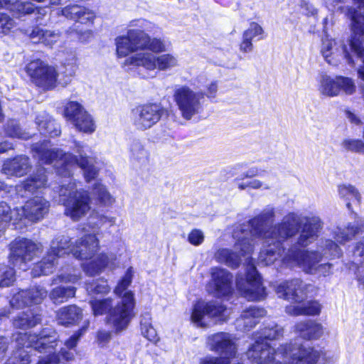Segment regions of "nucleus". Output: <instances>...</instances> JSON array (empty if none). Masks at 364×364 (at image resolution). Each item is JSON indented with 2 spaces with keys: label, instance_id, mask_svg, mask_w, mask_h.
Wrapping results in <instances>:
<instances>
[{
  "label": "nucleus",
  "instance_id": "nucleus-1",
  "mask_svg": "<svg viewBox=\"0 0 364 364\" xmlns=\"http://www.w3.org/2000/svg\"><path fill=\"white\" fill-rule=\"evenodd\" d=\"M274 218V209L268 208L251 220L247 225L237 228L233 232V237L237 240L235 249L240 248L242 255L250 253L252 250L250 237H259L263 240L259 262L264 265H269L282 257V242L294 236L301 224L303 227L298 244L303 247L310 244L318 236L322 228L321 219L314 215L302 217L296 213H289L280 223L269 227Z\"/></svg>",
  "mask_w": 364,
  "mask_h": 364
},
{
  "label": "nucleus",
  "instance_id": "nucleus-2",
  "mask_svg": "<svg viewBox=\"0 0 364 364\" xmlns=\"http://www.w3.org/2000/svg\"><path fill=\"white\" fill-rule=\"evenodd\" d=\"M34 156L45 164L54 163L57 173L63 176H70L71 167L77 165L83 171V175L87 182L94 179L98 169L95 166V158L88 155L90 149L80 142L75 143L74 151L76 155L65 153L58 149H50L48 142L36 144L33 146Z\"/></svg>",
  "mask_w": 364,
  "mask_h": 364
},
{
  "label": "nucleus",
  "instance_id": "nucleus-3",
  "mask_svg": "<svg viewBox=\"0 0 364 364\" xmlns=\"http://www.w3.org/2000/svg\"><path fill=\"white\" fill-rule=\"evenodd\" d=\"M321 355L309 343L296 341L280 345L277 349L258 343L247 352L248 359L256 364H316Z\"/></svg>",
  "mask_w": 364,
  "mask_h": 364
},
{
  "label": "nucleus",
  "instance_id": "nucleus-4",
  "mask_svg": "<svg viewBox=\"0 0 364 364\" xmlns=\"http://www.w3.org/2000/svg\"><path fill=\"white\" fill-rule=\"evenodd\" d=\"M90 305L95 316L107 315V323L116 332L127 328L134 316L135 299L131 291L124 292L117 301L111 297L93 299L90 301Z\"/></svg>",
  "mask_w": 364,
  "mask_h": 364
},
{
  "label": "nucleus",
  "instance_id": "nucleus-5",
  "mask_svg": "<svg viewBox=\"0 0 364 364\" xmlns=\"http://www.w3.org/2000/svg\"><path fill=\"white\" fill-rule=\"evenodd\" d=\"M308 287V285L299 279L283 282L277 286L276 293L279 297L298 303L297 305L287 306V314L292 316H315L320 314L321 306L317 301L299 304L306 296Z\"/></svg>",
  "mask_w": 364,
  "mask_h": 364
},
{
  "label": "nucleus",
  "instance_id": "nucleus-6",
  "mask_svg": "<svg viewBox=\"0 0 364 364\" xmlns=\"http://www.w3.org/2000/svg\"><path fill=\"white\" fill-rule=\"evenodd\" d=\"M316 252H304L296 246L289 250L282 261L289 266L298 265L307 273L326 277L331 273L332 264L330 263L318 264L321 256H316Z\"/></svg>",
  "mask_w": 364,
  "mask_h": 364
},
{
  "label": "nucleus",
  "instance_id": "nucleus-7",
  "mask_svg": "<svg viewBox=\"0 0 364 364\" xmlns=\"http://www.w3.org/2000/svg\"><path fill=\"white\" fill-rule=\"evenodd\" d=\"M65 206V214L74 221H78L85 217L90 210V198L87 192L75 189L74 185H63L59 190Z\"/></svg>",
  "mask_w": 364,
  "mask_h": 364
},
{
  "label": "nucleus",
  "instance_id": "nucleus-8",
  "mask_svg": "<svg viewBox=\"0 0 364 364\" xmlns=\"http://www.w3.org/2000/svg\"><path fill=\"white\" fill-rule=\"evenodd\" d=\"M16 343L26 348H33L41 353H48V355L39 360L37 364H58L60 362L58 354L55 353L57 346L56 338L53 336H41L35 333H18Z\"/></svg>",
  "mask_w": 364,
  "mask_h": 364
},
{
  "label": "nucleus",
  "instance_id": "nucleus-9",
  "mask_svg": "<svg viewBox=\"0 0 364 364\" xmlns=\"http://www.w3.org/2000/svg\"><path fill=\"white\" fill-rule=\"evenodd\" d=\"M173 100L181 117L190 120L202 109L203 92H196L187 85H179L173 91Z\"/></svg>",
  "mask_w": 364,
  "mask_h": 364
},
{
  "label": "nucleus",
  "instance_id": "nucleus-10",
  "mask_svg": "<svg viewBox=\"0 0 364 364\" xmlns=\"http://www.w3.org/2000/svg\"><path fill=\"white\" fill-rule=\"evenodd\" d=\"M124 64L141 66L147 70L158 69L164 71L178 66V60L171 53L155 55L149 52H141L127 58Z\"/></svg>",
  "mask_w": 364,
  "mask_h": 364
},
{
  "label": "nucleus",
  "instance_id": "nucleus-11",
  "mask_svg": "<svg viewBox=\"0 0 364 364\" xmlns=\"http://www.w3.org/2000/svg\"><path fill=\"white\" fill-rule=\"evenodd\" d=\"M333 2L344 0H328ZM356 8L348 9L347 15L351 18L352 38L350 41V50L358 57L364 55V48L361 45L360 38L364 36V0H353Z\"/></svg>",
  "mask_w": 364,
  "mask_h": 364
},
{
  "label": "nucleus",
  "instance_id": "nucleus-12",
  "mask_svg": "<svg viewBox=\"0 0 364 364\" xmlns=\"http://www.w3.org/2000/svg\"><path fill=\"white\" fill-rule=\"evenodd\" d=\"M228 317V309L216 301H199L193 306L191 321L200 327L208 326L207 320L213 318L215 321H224Z\"/></svg>",
  "mask_w": 364,
  "mask_h": 364
},
{
  "label": "nucleus",
  "instance_id": "nucleus-13",
  "mask_svg": "<svg viewBox=\"0 0 364 364\" xmlns=\"http://www.w3.org/2000/svg\"><path fill=\"white\" fill-rule=\"evenodd\" d=\"M245 278H237V287L241 294L249 301H259L266 297L265 288L253 264L247 266Z\"/></svg>",
  "mask_w": 364,
  "mask_h": 364
},
{
  "label": "nucleus",
  "instance_id": "nucleus-14",
  "mask_svg": "<svg viewBox=\"0 0 364 364\" xmlns=\"http://www.w3.org/2000/svg\"><path fill=\"white\" fill-rule=\"evenodd\" d=\"M164 112V108L156 103L140 105L132 109L131 120L137 129L146 130L161 119Z\"/></svg>",
  "mask_w": 364,
  "mask_h": 364
},
{
  "label": "nucleus",
  "instance_id": "nucleus-15",
  "mask_svg": "<svg viewBox=\"0 0 364 364\" xmlns=\"http://www.w3.org/2000/svg\"><path fill=\"white\" fill-rule=\"evenodd\" d=\"M26 70L32 81L38 87L48 90L55 86L58 77L55 68L42 60L31 61L27 65Z\"/></svg>",
  "mask_w": 364,
  "mask_h": 364
},
{
  "label": "nucleus",
  "instance_id": "nucleus-16",
  "mask_svg": "<svg viewBox=\"0 0 364 364\" xmlns=\"http://www.w3.org/2000/svg\"><path fill=\"white\" fill-rule=\"evenodd\" d=\"M64 116L79 132L91 134L95 130L92 117L77 102L71 101L65 105Z\"/></svg>",
  "mask_w": 364,
  "mask_h": 364
},
{
  "label": "nucleus",
  "instance_id": "nucleus-17",
  "mask_svg": "<svg viewBox=\"0 0 364 364\" xmlns=\"http://www.w3.org/2000/svg\"><path fill=\"white\" fill-rule=\"evenodd\" d=\"M40 245L33 241L25 239H16L11 245L10 259L15 266H19L21 268L27 262L37 255L40 250Z\"/></svg>",
  "mask_w": 364,
  "mask_h": 364
},
{
  "label": "nucleus",
  "instance_id": "nucleus-18",
  "mask_svg": "<svg viewBox=\"0 0 364 364\" xmlns=\"http://www.w3.org/2000/svg\"><path fill=\"white\" fill-rule=\"evenodd\" d=\"M321 53L324 60L330 65L336 66L343 60H346L349 65H354L346 46L340 41L328 37L323 38L321 46Z\"/></svg>",
  "mask_w": 364,
  "mask_h": 364
},
{
  "label": "nucleus",
  "instance_id": "nucleus-19",
  "mask_svg": "<svg viewBox=\"0 0 364 364\" xmlns=\"http://www.w3.org/2000/svg\"><path fill=\"white\" fill-rule=\"evenodd\" d=\"M49 202L40 196L28 200L21 208H16V220H21L23 217L32 221L42 219L48 212Z\"/></svg>",
  "mask_w": 364,
  "mask_h": 364
},
{
  "label": "nucleus",
  "instance_id": "nucleus-20",
  "mask_svg": "<svg viewBox=\"0 0 364 364\" xmlns=\"http://www.w3.org/2000/svg\"><path fill=\"white\" fill-rule=\"evenodd\" d=\"M47 291L42 287H33L15 294L10 301L13 307L23 308L32 304H38L47 296Z\"/></svg>",
  "mask_w": 364,
  "mask_h": 364
},
{
  "label": "nucleus",
  "instance_id": "nucleus-21",
  "mask_svg": "<svg viewBox=\"0 0 364 364\" xmlns=\"http://www.w3.org/2000/svg\"><path fill=\"white\" fill-rule=\"evenodd\" d=\"M99 240L95 234H87L76 240L70 252L79 259H91L99 250Z\"/></svg>",
  "mask_w": 364,
  "mask_h": 364
},
{
  "label": "nucleus",
  "instance_id": "nucleus-22",
  "mask_svg": "<svg viewBox=\"0 0 364 364\" xmlns=\"http://www.w3.org/2000/svg\"><path fill=\"white\" fill-rule=\"evenodd\" d=\"M151 23L145 20H136L131 22L132 26H136V28L128 30L131 43L135 52L146 50L149 43V35L145 32L149 28Z\"/></svg>",
  "mask_w": 364,
  "mask_h": 364
},
{
  "label": "nucleus",
  "instance_id": "nucleus-23",
  "mask_svg": "<svg viewBox=\"0 0 364 364\" xmlns=\"http://www.w3.org/2000/svg\"><path fill=\"white\" fill-rule=\"evenodd\" d=\"M211 275L210 286L215 296H223L231 293L232 275L229 272L224 269L213 268Z\"/></svg>",
  "mask_w": 364,
  "mask_h": 364
},
{
  "label": "nucleus",
  "instance_id": "nucleus-24",
  "mask_svg": "<svg viewBox=\"0 0 364 364\" xmlns=\"http://www.w3.org/2000/svg\"><path fill=\"white\" fill-rule=\"evenodd\" d=\"M117 257L114 255L100 254L93 260L84 264L83 269L90 276L100 274L106 268L113 270L117 267Z\"/></svg>",
  "mask_w": 364,
  "mask_h": 364
},
{
  "label": "nucleus",
  "instance_id": "nucleus-25",
  "mask_svg": "<svg viewBox=\"0 0 364 364\" xmlns=\"http://www.w3.org/2000/svg\"><path fill=\"white\" fill-rule=\"evenodd\" d=\"M364 232L363 220L348 223L343 227H337L333 232L334 239L340 244H344L352 240L357 235Z\"/></svg>",
  "mask_w": 364,
  "mask_h": 364
},
{
  "label": "nucleus",
  "instance_id": "nucleus-26",
  "mask_svg": "<svg viewBox=\"0 0 364 364\" xmlns=\"http://www.w3.org/2000/svg\"><path fill=\"white\" fill-rule=\"evenodd\" d=\"M61 12L67 18L79 21L81 23H92L95 18L93 11L76 4L63 8Z\"/></svg>",
  "mask_w": 364,
  "mask_h": 364
},
{
  "label": "nucleus",
  "instance_id": "nucleus-27",
  "mask_svg": "<svg viewBox=\"0 0 364 364\" xmlns=\"http://www.w3.org/2000/svg\"><path fill=\"white\" fill-rule=\"evenodd\" d=\"M266 311L262 308L251 306L242 312L241 317L237 320V326L241 330H249L257 323V319L263 317Z\"/></svg>",
  "mask_w": 364,
  "mask_h": 364
},
{
  "label": "nucleus",
  "instance_id": "nucleus-28",
  "mask_svg": "<svg viewBox=\"0 0 364 364\" xmlns=\"http://www.w3.org/2000/svg\"><path fill=\"white\" fill-rule=\"evenodd\" d=\"M28 168V158L21 156L13 159L6 161L4 163L2 171L9 176H21L27 172Z\"/></svg>",
  "mask_w": 364,
  "mask_h": 364
},
{
  "label": "nucleus",
  "instance_id": "nucleus-29",
  "mask_svg": "<svg viewBox=\"0 0 364 364\" xmlns=\"http://www.w3.org/2000/svg\"><path fill=\"white\" fill-rule=\"evenodd\" d=\"M294 328L296 333L308 340L318 338L323 333L322 326L311 320L299 322Z\"/></svg>",
  "mask_w": 364,
  "mask_h": 364
},
{
  "label": "nucleus",
  "instance_id": "nucleus-30",
  "mask_svg": "<svg viewBox=\"0 0 364 364\" xmlns=\"http://www.w3.org/2000/svg\"><path fill=\"white\" fill-rule=\"evenodd\" d=\"M56 318L61 325L74 324L82 319V311L75 305H69L60 309L56 313Z\"/></svg>",
  "mask_w": 364,
  "mask_h": 364
},
{
  "label": "nucleus",
  "instance_id": "nucleus-31",
  "mask_svg": "<svg viewBox=\"0 0 364 364\" xmlns=\"http://www.w3.org/2000/svg\"><path fill=\"white\" fill-rule=\"evenodd\" d=\"M46 182V171L43 168H40L36 173L18 186V192L20 193L23 189L26 192L33 193L39 188L45 187Z\"/></svg>",
  "mask_w": 364,
  "mask_h": 364
},
{
  "label": "nucleus",
  "instance_id": "nucleus-32",
  "mask_svg": "<svg viewBox=\"0 0 364 364\" xmlns=\"http://www.w3.org/2000/svg\"><path fill=\"white\" fill-rule=\"evenodd\" d=\"M36 123L43 134H48L51 136L60 134L58 125L46 112H41L37 114Z\"/></svg>",
  "mask_w": 364,
  "mask_h": 364
},
{
  "label": "nucleus",
  "instance_id": "nucleus-33",
  "mask_svg": "<svg viewBox=\"0 0 364 364\" xmlns=\"http://www.w3.org/2000/svg\"><path fill=\"white\" fill-rule=\"evenodd\" d=\"M318 90L319 92L325 96L335 97L339 95L338 88V76L335 78L326 75L321 74L318 79Z\"/></svg>",
  "mask_w": 364,
  "mask_h": 364
},
{
  "label": "nucleus",
  "instance_id": "nucleus-34",
  "mask_svg": "<svg viewBox=\"0 0 364 364\" xmlns=\"http://www.w3.org/2000/svg\"><path fill=\"white\" fill-rule=\"evenodd\" d=\"M304 252H309V251H304ZM310 252H316V256H321V258H334L339 257L341 255V250L331 240H320L317 250L316 251H310Z\"/></svg>",
  "mask_w": 364,
  "mask_h": 364
},
{
  "label": "nucleus",
  "instance_id": "nucleus-35",
  "mask_svg": "<svg viewBox=\"0 0 364 364\" xmlns=\"http://www.w3.org/2000/svg\"><path fill=\"white\" fill-rule=\"evenodd\" d=\"M73 245L68 236L59 235L55 237L50 243V247L48 253L53 255L58 259L65 254L70 252Z\"/></svg>",
  "mask_w": 364,
  "mask_h": 364
},
{
  "label": "nucleus",
  "instance_id": "nucleus-36",
  "mask_svg": "<svg viewBox=\"0 0 364 364\" xmlns=\"http://www.w3.org/2000/svg\"><path fill=\"white\" fill-rule=\"evenodd\" d=\"M57 260L53 255L47 252L43 259L33 267L31 272L33 277H37L52 273L55 269Z\"/></svg>",
  "mask_w": 364,
  "mask_h": 364
},
{
  "label": "nucleus",
  "instance_id": "nucleus-37",
  "mask_svg": "<svg viewBox=\"0 0 364 364\" xmlns=\"http://www.w3.org/2000/svg\"><path fill=\"white\" fill-rule=\"evenodd\" d=\"M76 289L73 287H57L50 292L49 297L55 304L67 301L75 295Z\"/></svg>",
  "mask_w": 364,
  "mask_h": 364
},
{
  "label": "nucleus",
  "instance_id": "nucleus-38",
  "mask_svg": "<svg viewBox=\"0 0 364 364\" xmlns=\"http://www.w3.org/2000/svg\"><path fill=\"white\" fill-rule=\"evenodd\" d=\"M283 336V328L277 325L274 326L272 328H264L261 333V335L257 337V340L247 350L248 352L252 347L259 343H265L270 348H273L271 346H269L267 342L264 340L273 341L280 338ZM247 355V353H246Z\"/></svg>",
  "mask_w": 364,
  "mask_h": 364
},
{
  "label": "nucleus",
  "instance_id": "nucleus-39",
  "mask_svg": "<svg viewBox=\"0 0 364 364\" xmlns=\"http://www.w3.org/2000/svg\"><path fill=\"white\" fill-rule=\"evenodd\" d=\"M215 259L232 268H236L240 263V256L227 248L219 249L215 253Z\"/></svg>",
  "mask_w": 364,
  "mask_h": 364
},
{
  "label": "nucleus",
  "instance_id": "nucleus-40",
  "mask_svg": "<svg viewBox=\"0 0 364 364\" xmlns=\"http://www.w3.org/2000/svg\"><path fill=\"white\" fill-rule=\"evenodd\" d=\"M16 208L13 210L4 202L0 203V236L5 231L11 220L17 221Z\"/></svg>",
  "mask_w": 364,
  "mask_h": 364
},
{
  "label": "nucleus",
  "instance_id": "nucleus-41",
  "mask_svg": "<svg viewBox=\"0 0 364 364\" xmlns=\"http://www.w3.org/2000/svg\"><path fill=\"white\" fill-rule=\"evenodd\" d=\"M41 321L38 316H35L31 311L21 313L14 320V325L19 328H28L35 326Z\"/></svg>",
  "mask_w": 364,
  "mask_h": 364
},
{
  "label": "nucleus",
  "instance_id": "nucleus-42",
  "mask_svg": "<svg viewBox=\"0 0 364 364\" xmlns=\"http://www.w3.org/2000/svg\"><path fill=\"white\" fill-rule=\"evenodd\" d=\"M141 332L143 336L149 341L156 342L158 341L157 333L151 323V316L149 313H145L141 316Z\"/></svg>",
  "mask_w": 364,
  "mask_h": 364
},
{
  "label": "nucleus",
  "instance_id": "nucleus-43",
  "mask_svg": "<svg viewBox=\"0 0 364 364\" xmlns=\"http://www.w3.org/2000/svg\"><path fill=\"white\" fill-rule=\"evenodd\" d=\"M115 45L118 57L124 58L135 52L134 48H132L128 31L125 35L119 36L115 38Z\"/></svg>",
  "mask_w": 364,
  "mask_h": 364
},
{
  "label": "nucleus",
  "instance_id": "nucleus-44",
  "mask_svg": "<svg viewBox=\"0 0 364 364\" xmlns=\"http://www.w3.org/2000/svg\"><path fill=\"white\" fill-rule=\"evenodd\" d=\"M339 196L347 201V207L350 209V200H355L358 203L360 202V195L358 190L350 184H342L338 188Z\"/></svg>",
  "mask_w": 364,
  "mask_h": 364
},
{
  "label": "nucleus",
  "instance_id": "nucleus-45",
  "mask_svg": "<svg viewBox=\"0 0 364 364\" xmlns=\"http://www.w3.org/2000/svg\"><path fill=\"white\" fill-rule=\"evenodd\" d=\"M89 224L93 229L99 230L101 227L109 225L112 226L115 224L116 218L100 213L99 212H93L89 218Z\"/></svg>",
  "mask_w": 364,
  "mask_h": 364
},
{
  "label": "nucleus",
  "instance_id": "nucleus-46",
  "mask_svg": "<svg viewBox=\"0 0 364 364\" xmlns=\"http://www.w3.org/2000/svg\"><path fill=\"white\" fill-rule=\"evenodd\" d=\"M16 345L18 346V349L11 354L4 364H30V352L25 349L26 348V347H23L17 343Z\"/></svg>",
  "mask_w": 364,
  "mask_h": 364
},
{
  "label": "nucleus",
  "instance_id": "nucleus-47",
  "mask_svg": "<svg viewBox=\"0 0 364 364\" xmlns=\"http://www.w3.org/2000/svg\"><path fill=\"white\" fill-rule=\"evenodd\" d=\"M92 193L97 197L99 202L104 206H111L115 202L114 198L100 183L95 184Z\"/></svg>",
  "mask_w": 364,
  "mask_h": 364
},
{
  "label": "nucleus",
  "instance_id": "nucleus-48",
  "mask_svg": "<svg viewBox=\"0 0 364 364\" xmlns=\"http://www.w3.org/2000/svg\"><path fill=\"white\" fill-rule=\"evenodd\" d=\"M129 151L132 159L140 163H144L148 160V153L139 140H133L129 144Z\"/></svg>",
  "mask_w": 364,
  "mask_h": 364
},
{
  "label": "nucleus",
  "instance_id": "nucleus-49",
  "mask_svg": "<svg viewBox=\"0 0 364 364\" xmlns=\"http://www.w3.org/2000/svg\"><path fill=\"white\" fill-rule=\"evenodd\" d=\"M134 272L132 267H129L122 277V279L119 282L117 287L114 289V293L119 297V299L124 295V291L127 289V287L131 284L132 278H133Z\"/></svg>",
  "mask_w": 364,
  "mask_h": 364
},
{
  "label": "nucleus",
  "instance_id": "nucleus-50",
  "mask_svg": "<svg viewBox=\"0 0 364 364\" xmlns=\"http://www.w3.org/2000/svg\"><path fill=\"white\" fill-rule=\"evenodd\" d=\"M15 280V272L13 268L6 265H0V287H9Z\"/></svg>",
  "mask_w": 364,
  "mask_h": 364
},
{
  "label": "nucleus",
  "instance_id": "nucleus-51",
  "mask_svg": "<svg viewBox=\"0 0 364 364\" xmlns=\"http://www.w3.org/2000/svg\"><path fill=\"white\" fill-rule=\"evenodd\" d=\"M264 31L262 27L256 22H252L250 26L243 33V37L252 41L255 38L262 40L264 38Z\"/></svg>",
  "mask_w": 364,
  "mask_h": 364
},
{
  "label": "nucleus",
  "instance_id": "nucleus-52",
  "mask_svg": "<svg viewBox=\"0 0 364 364\" xmlns=\"http://www.w3.org/2000/svg\"><path fill=\"white\" fill-rule=\"evenodd\" d=\"M338 88L339 93L343 92L346 95H353L356 90V86L351 78L338 76Z\"/></svg>",
  "mask_w": 364,
  "mask_h": 364
},
{
  "label": "nucleus",
  "instance_id": "nucleus-53",
  "mask_svg": "<svg viewBox=\"0 0 364 364\" xmlns=\"http://www.w3.org/2000/svg\"><path fill=\"white\" fill-rule=\"evenodd\" d=\"M341 146L348 151L364 154V142L360 139H344L341 142Z\"/></svg>",
  "mask_w": 364,
  "mask_h": 364
},
{
  "label": "nucleus",
  "instance_id": "nucleus-54",
  "mask_svg": "<svg viewBox=\"0 0 364 364\" xmlns=\"http://www.w3.org/2000/svg\"><path fill=\"white\" fill-rule=\"evenodd\" d=\"M86 289L90 294H107L110 291L107 282L103 280L87 284Z\"/></svg>",
  "mask_w": 364,
  "mask_h": 364
},
{
  "label": "nucleus",
  "instance_id": "nucleus-55",
  "mask_svg": "<svg viewBox=\"0 0 364 364\" xmlns=\"http://www.w3.org/2000/svg\"><path fill=\"white\" fill-rule=\"evenodd\" d=\"M6 133L11 137H16L20 139H27L28 135L22 132L21 129L14 120H9L6 124Z\"/></svg>",
  "mask_w": 364,
  "mask_h": 364
},
{
  "label": "nucleus",
  "instance_id": "nucleus-56",
  "mask_svg": "<svg viewBox=\"0 0 364 364\" xmlns=\"http://www.w3.org/2000/svg\"><path fill=\"white\" fill-rule=\"evenodd\" d=\"M62 64L68 75H73L77 70V58L73 53H68L63 59Z\"/></svg>",
  "mask_w": 364,
  "mask_h": 364
},
{
  "label": "nucleus",
  "instance_id": "nucleus-57",
  "mask_svg": "<svg viewBox=\"0 0 364 364\" xmlns=\"http://www.w3.org/2000/svg\"><path fill=\"white\" fill-rule=\"evenodd\" d=\"M149 43L146 47V50H149L153 53H163L166 50V45L165 41L161 38H153L149 36Z\"/></svg>",
  "mask_w": 364,
  "mask_h": 364
},
{
  "label": "nucleus",
  "instance_id": "nucleus-58",
  "mask_svg": "<svg viewBox=\"0 0 364 364\" xmlns=\"http://www.w3.org/2000/svg\"><path fill=\"white\" fill-rule=\"evenodd\" d=\"M15 23L12 18L5 14H0V33L6 35L14 27Z\"/></svg>",
  "mask_w": 364,
  "mask_h": 364
},
{
  "label": "nucleus",
  "instance_id": "nucleus-59",
  "mask_svg": "<svg viewBox=\"0 0 364 364\" xmlns=\"http://www.w3.org/2000/svg\"><path fill=\"white\" fill-rule=\"evenodd\" d=\"M205 239L204 233L199 229L192 230L188 235L187 240L191 245L198 246L201 245Z\"/></svg>",
  "mask_w": 364,
  "mask_h": 364
},
{
  "label": "nucleus",
  "instance_id": "nucleus-60",
  "mask_svg": "<svg viewBox=\"0 0 364 364\" xmlns=\"http://www.w3.org/2000/svg\"><path fill=\"white\" fill-rule=\"evenodd\" d=\"M89 323V321H86L82 328L75 333L68 340L65 341V345L67 348H73L76 346L80 338L87 331Z\"/></svg>",
  "mask_w": 364,
  "mask_h": 364
},
{
  "label": "nucleus",
  "instance_id": "nucleus-61",
  "mask_svg": "<svg viewBox=\"0 0 364 364\" xmlns=\"http://www.w3.org/2000/svg\"><path fill=\"white\" fill-rule=\"evenodd\" d=\"M59 38L60 35L58 33L47 31L42 43L47 46H52Z\"/></svg>",
  "mask_w": 364,
  "mask_h": 364
},
{
  "label": "nucleus",
  "instance_id": "nucleus-62",
  "mask_svg": "<svg viewBox=\"0 0 364 364\" xmlns=\"http://www.w3.org/2000/svg\"><path fill=\"white\" fill-rule=\"evenodd\" d=\"M46 31L47 30L44 31L41 28L36 27L31 33L30 37L34 43H42Z\"/></svg>",
  "mask_w": 364,
  "mask_h": 364
},
{
  "label": "nucleus",
  "instance_id": "nucleus-63",
  "mask_svg": "<svg viewBox=\"0 0 364 364\" xmlns=\"http://www.w3.org/2000/svg\"><path fill=\"white\" fill-rule=\"evenodd\" d=\"M249 186L250 188L263 190H269L271 188V185L269 183L261 181L258 179H252L249 181Z\"/></svg>",
  "mask_w": 364,
  "mask_h": 364
},
{
  "label": "nucleus",
  "instance_id": "nucleus-64",
  "mask_svg": "<svg viewBox=\"0 0 364 364\" xmlns=\"http://www.w3.org/2000/svg\"><path fill=\"white\" fill-rule=\"evenodd\" d=\"M240 50L243 53H250L253 50L252 41L242 36V41L240 45Z\"/></svg>",
  "mask_w": 364,
  "mask_h": 364
}]
</instances>
